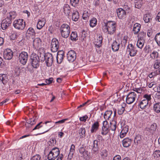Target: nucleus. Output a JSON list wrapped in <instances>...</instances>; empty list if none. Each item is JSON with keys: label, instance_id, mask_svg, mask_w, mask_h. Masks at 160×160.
I'll return each instance as SVG.
<instances>
[{"label": "nucleus", "instance_id": "nucleus-62", "mask_svg": "<svg viewBox=\"0 0 160 160\" xmlns=\"http://www.w3.org/2000/svg\"><path fill=\"white\" fill-rule=\"evenodd\" d=\"M153 31L152 29L150 28L148 30L147 35L148 37H151Z\"/></svg>", "mask_w": 160, "mask_h": 160}, {"label": "nucleus", "instance_id": "nucleus-1", "mask_svg": "<svg viewBox=\"0 0 160 160\" xmlns=\"http://www.w3.org/2000/svg\"><path fill=\"white\" fill-rule=\"evenodd\" d=\"M117 26L116 23L113 21H110L105 23L103 30L106 33L110 35L113 34L116 32Z\"/></svg>", "mask_w": 160, "mask_h": 160}, {"label": "nucleus", "instance_id": "nucleus-64", "mask_svg": "<svg viewBox=\"0 0 160 160\" xmlns=\"http://www.w3.org/2000/svg\"><path fill=\"white\" fill-rule=\"evenodd\" d=\"M53 80V78H50L48 79H46V84H49L52 83Z\"/></svg>", "mask_w": 160, "mask_h": 160}, {"label": "nucleus", "instance_id": "nucleus-54", "mask_svg": "<svg viewBox=\"0 0 160 160\" xmlns=\"http://www.w3.org/2000/svg\"><path fill=\"white\" fill-rule=\"evenodd\" d=\"M160 74V73H158V72H156V71H155L154 72H151L150 74H149L148 76L150 78H152L154 76H156L157 75Z\"/></svg>", "mask_w": 160, "mask_h": 160}, {"label": "nucleus", "instance_id": "nucleus-50", "mask_svg": "<svg viewBox=\"0 0 160 160\" xmlns=\"http://www.w3.org/2000/svg\"><path fill=\"white\" fill-rule=\"evenodd\" d=\"M98 141L97 140H94L93 142V147L92 150L96 152L98 149Z\"/></svg>", "mask_w": 160, "mask_h": 160}, {"label": "nucleus", "instance_id": "nucleus-42", "mask_svg": "<svg viewBox=\"0 0 160 160\" xmlns=\"http://www.w3.org/2000/svg\"><path fill=\"white\" fill-rule=\"evenodd\" d=\"M71 39L73 41H76L78 39L77 33L75 32H72L71 35Z\"/></svg>", "mask_w": 160, "mask_h": 160}, {"label": "nucleus", "instance_id": "nucleus-63", "mask_svg": "<svg viewBox=\"0 0 160 160\" xmlns=\"http://www.w3.org/2000/svg\"><path fill=\"white\" fill-rule=\"evenodd\" d=\"M142 7L141 2L140 3L136 2L135 4V7L138 8H140Z\"/></svg>", "mask_w": 160, "mask_h": 160}, {"label": "nucleus", "instance_id": "nucleus-5", "mask_svg": "<svg viewBox=\"0 0 160 160\" xmlns=\"http://www.w3.org/2000/svg\"><path fill=\"white\" fill-rule=\"evenodd\" d=\"M13 27L18 30H23L25 26V22L23 19L15 20L13 23Z\"/></svg>", "mask_w": 160, "mask_h": 160}, {"label": "nucleus", "instance_id": "nucleus-27", "mask_svg": "<svg viewBox=\"0 0 160 160\" xmlns=\"http://www.w3.org/2000/svg\"><path fill=\"white\" fill-rule=\"evenodd\" d=\"M8 80L7 74H0V81L2 82L3 84L7 83Z\"/></svg>", "mask_w": 160, "mask_h": 160}, {"label": "nucleus", "instance_id": "nucleus-9", "mask_svg": "<svg viewBox=\"0 0 160 160\" xmlns=\"http://www.w3.org/2000/svg\"><path fill=\"white\" fill-rule=\"evenodd\" d=\"M28 58V53L25 52H22L19 56V60L20 63L23 65H25L27 62Z\"/></svg>", "mask_w": 160, "mask_h": 160}, {"label": "nucleus", "instance_id": "nucleus-39", "mask_svg": "<svg viewBox=\"0 0 160 160\" xmlns=\"http://www.w3.org/2000/svg\"><path fill=\"white\" fill-rule=\"evenodd\" d=\"M17 16L16 12L14 11L11 12L7 14V17L10 18L11 20L14 19Z\"/></svg>", "mask_w": 160, "mask_h": 160}, {"label": "nucleus", "instance_id": "nucleus-25", "mask_svg": "<svg viewBox=\"0 0 160 160\" xmlns=\"http://www.w3.org/2000/svg\"><path fill=\"white\" fill-rule=\"evenodd\" d=\"M75 147L74 144L71 146L70 152L68 155L67 159L71 160L73 157V153L75 151Z\"/></svg>", "mask_w": 160, "mask_h": 160}, {"label": "nucleus", "instance_id": "nucleus-32", "mask_svg": "<svg viewBox=\"0 0 160 160\" xmlns=\"http://www.w3.org/2000/svg\"><path fill=\"white\" fill-rule=\"evenodd\" d=\"M142 138L141 135H138L134 138V142L136 145L140 144L141 143Z\"/></svg>", "mask_w": 160, "mask_h": 160}, {"label": "nucleus", "instance_id": "nucleus-52", "mask_svg": "<svg viewBox=\"0 0 160 160\" xmlns=\"http://www.w3.org/2000/svg\"><path fill=\"white\" fill-rule=\"evenodd\" d=\"M10 37L11 39L15 40L18 37L17 33L16 32H13Z\"/></svg>", "mask_w": 160, "mask_h": 160}, {"label": "nucleus", "instance_id": "nucleus-16", "mask_svg": "<svg viewBox=\"0 0 160 160\" xmlns=\"http://www.w3.org/2000/svg\"><path fill=\"white\" fill-rule=\"evenodd\" d=\"M64 52L62 50L59 51L57 53V61L58 64H61L63 59Z\"/></svg>", "mask_w": 160, "mask_h": 160}, {"label": "nucleus", "instance_id": "nucleus-46", "mask_svg": "<svg viewBox=\"0 0 160 160\" xmlns=\"http://www.w3.org/2000/svg\"><path fill=\"white\" fill-rule=\"evenodd\" d=\"M10 25L8 24V23H7L5 22H4L2 21V24H1V28H2L3 30H5L6 29L8 28Z\"/></svg>", "mask_w": 160, "mask_h": 160}, {"label": "nucleus", "instance_id": "nucleus-55", "mask_svg": "<svg viewBox=\"0 0 160 160\" xmlns=\"http://www.w3.org/2000/svg\"><path fill=\"white\" fill-rule=\"evenodd\" d=\"M12 20L10 19V18H9L8 17H7V18L5 19H3L2 21L4 22H5L8 23V24L11 25L12 23Z\"/></svg>", "mask_w": 160, "mask_h": 160}, {"label": "nucleus", "instance_id": "nucleus-23", "mask_svg": "<svg viewBox=\"0 0 160 160\" xmlns=\"http://www.w3.org/2000/svg\"><path fill=\"white\" fill-rule=\"evenodd\" d=\"M120 47V42H118L116 41H113L112 45V48L114 52L117 51L118 50Z\"/></svg>", "mask_w": 160, "mask_h": 160}, {"label": "nucleus", "instance_id": "nucleus-31", "mask_svg": "<svg viewBox=\"0 0 160 160\" xmlns=\"http://www.w3.org/2000/svg\"><path fill=\"white\" fill-rule=\"evenodd\" d=\"M149 103L147 101L143 99L138 104V106L142 109H144Z\"/></svg>", "mask_w": 160, "mask_h": 160}, {"label": "nucleus", "instance_id": "nucleus-38", "mask_svg": "<svg viewBox=\"0 0 160 160\" xmlns=\"http://www.w3.org/2000/svg\"><path fill=\"white\" fill-rule=\"evenodd\" d=\"M144 45V41L141 38H140V39H138L137 42V47L141 49L143 47Z\"/></svg>", "mask_w": 160, "mask_h": 160}, {"label": "nucleus", "instance_id": "nucleus-15", "mask_svg": "<svg viewBox=\"0 0 160 160\" xmlns=\"http://www.w3.org/2000/svg\"><path fill=\"white\" fill-rule=\"evenodd\" d=\"M79 152L82 155L83 157L86 160L89 159L90 155L88 154V151L85 150L83 146H80L79 149Z\"/></svg>", "mask_w": 160, "mask_h": 160}, {"label": "nucleus", "instance_id": "nucleus-33", "mask_svg": "<svg viewBox=\"0 0 160 160\" xmlns=\"http://www.w3.org/2000/svg\"><path fill=\"white\" fill-rule=\"evenodd\" d=\"M152 17L149 13H147L144 15L143 20L146 23H148L152 20Z\"/></svg>", "mask_w": 160, "mask_h": 160}, {"label": "nucleus", "instance_id": "nucleus-59", "mask_svg": "<svg viewBox=\"0 0 160 160\" xmlns=\"http://www.w3.org/2000/svg\"><path fill=\"white\" fill-rule=\"evenodd\" d=\"M42 123V122H40L32 130H34L36 129H39L42 126L41 125V124Z\"/></svg>", "mask_w": 160, "mask_h": 160}, {"label": "nucleus", "instance_id": "nucleus-48", "mask_svg": "<svg viewBox=\"0 0 160 160\" xmlns=\"http://www.w3.org/2000/svg\"><path fill=\"white\" fill-rule=\"evenodd\" d=\"M78 133L80 136L82 137L85 134V128H80L78 130Z\"/></svg>", "mask_w": 160, "mask_h": 160}, {"label": "nucleus", "instance_id": "nucleus-40", "mask_svg": "<svg viewBox=\"0 0 160 160\" xmlns=\"http://www.w3.org/2000/svg\"><path fill=\"white\" fill-rule=\"evenodd\" d=\"M108 126H103L102 128L101 134L103 135H106L110 130L108 129Z\"/></svg>", "mask_w": 160, "mask_h": 160}, {"label": "nucleus", "instance_id": "nucleus-58", "mask_svg": "<svg viewBox=\"0 0 160 160\" xmlns=\"http://www.w3.org/2000/svg\"><path fill=\"white\" fill-rule=\"evenodd\" d=\"M124 110L125 108L119 107L118 109V113L119 115H122L123 113Z\"/></svg>", "mask_w": 160, "mask_h": 160}, {"label": "nucleus", "instance_id": "nucleus-20", "mask_svg": "<svg viewBox=\"0 0 160 160\" xmlns=\"http://www.w3.org/2000/svg\"><path fill=\"white\" fill-rule=\"evenodd\" d=\"M153 68L156 69V72L160 73V59H157L154 61Z\"/></svg>", "mask_w": 160, "mask_h": 160}, {"label": "nucleus", "instance_id": "nucleus-36", "mask_svg": "<svg viewBox=\"0 0 160 160\" xmlns=\"http://www.w3.org/2000/svg\"><path fill=\"white\" fill-rule=\"evenodd\" d=\"M159 53L156 51H153L150 54V58L153 60H155L158 57Z\"/></svg>", "mask_w": 160, "mask_h": 160}, {"label": "nucleus", "instance_id": "nucleus-49", "mask_svg": "<svg viewBox=\"0 0 160 160\" xmlns=\"http://www.w3.org/2000/svg\"><path fill=\"white\" fill-rule=\"evenodd\" d=\"M79 0H70V2L71 5L74 7H76L78 4Z\"/></svg>", "mask_w": 160, "mask_h": 160}, {"label": "nucleus", "instance_id": "nucleus-43", "mask_svg": "<svg viewBox=\"0 0 160 160\" xmlns=\"http://www.w3.org/2000/svg\"><path fill=\"white\" fill-rule=\"evenodd\" d=\"M151 96V94H145L143 96V98H144V100L147 101L149 103L152 99Z\"/></svg>", "mask_w": 160, "mask_h": 160}, {"label": "nucleus", "instance_id": "nucleus-18", "mask_svg": "<svg viewBox=\"0 0 160 160\" xmlns=\"http://www.w3.org/2000/svg\"><path fill=\"white\" fill-rule=\"evenodd\" d=\"M99 123L98 121L95 122L92 125L91 128V132L95 133L98 131L99 129Z\"/></svg>", "mask_w": 160, "mask_h": 160}, {"label": "nucleus", "instance_id": "nucleus-19", "mask_svg": "<svg viewBox=\"0 0 160 160\" xmlns=\"http://www.w3.org/2000/svg\"><path fill=\"white\" fill-rule=\"evenodd\" d=\"M122 144L124 147L127 148L129 147L132 142V140L129 138H124L122 141Z\"/></svg>", "mask_w": 160, "mask_h": 160}, {"label": "nucleus", "instance_id": "nucleus-61", "mask_svg": "<svg viewBox=\"0 0 160 160\" xmlns=\"http://www.w3.org/2000/svg\"><path fill=\"white\" fill-rule=\"evenodd\" d=\"M88 116L87 115L83 116L82 117H80L79 120L80 121L83 122H85L88 118Z\"/></svg>", "mask_w": 160, "mask_h": 160}, {"label": "nucleus", "instance_id": "nucleus-29", "mask_svg": "<svg viewBox=\"0 0 160 160\" xmlns=\"http://www.w3.org/2000/svg\"><path fill=\"white\" fill-rule=\"evenodd\" d=\"M64 12L67 16H69L71 8L68 4L64 5L63 7Z\"/></svg>", "mask_w": 160, "mask_h": 160}, {"label": "nucleus", "instance_id": "nucleus-4", "mask_svg": "<svg viewBox=\"0 0 160 160\" xmlns=\"http://www.w3.org/2000/svg\"><path fill=\"white\" fill-rule=\"evenodd\" d=\"M31 62L33 68H37L39 67L40 59L38 56L37 54L33 53L31 55Z\"/></svg>", "mask_w": 160, "mask_h": 160}, {"label": "nucleus", "instance_id": "nucleus-3", "mask_svg": "<svg viewBox=\"0 0 160 160\" xmlns=\"http://www.w3.org/2000/svg\"><path fill=\"white\" fill-rule=\"evenodd\" d=\"M60 151L58 148H54L52 149L48 155V160H54L59 155Z\"/></svg>", "mask_w": 160, "mask_h": 160}, {"label": "nucleus", "instance_id": "nucleus-35", "mask_svg": "<svg viewBox=\"0 0 160 160\" xmlns=\"http://www.w3.org/2000/svg\"><path fill=\"white\" fill-rule=\"evenodd\" d=\"M90 11L89 10L88 11L85 10L83 12L82 14V18L83 19L87 20L89 19L90 16Z\"/></svg>", "mask_w": 160, "mask_h": 160}, {"label": "nucleus", "instance_id": "nucleus-57", "mask_svg": "<svg viewBox=\"0 0 160 160\" xmlns=\"http://www.w3.org/2000/svg\"><path fill=\"white\" fill-rule=\"evenodd\" d=\"M156 82L155 81H153L149 83L148 85V87L150 88H154L156 85Z\"/></svg>", "mask_w": 160, "mask_h": 160}, {"label": "nucleus", "instance_id": "nucleus-28", "mask_svg": "<svg viewBox=\"0 0 160 160\" xmlns=\"http://www.w3.org/2000/svg\"><path fill=\"white\" fill-rule=\"evenodd\" d=\"M112 112L111 110H107L104 114V118L106 120H109L111 118Z\"/></svg>", "mask_w": 160, "mask_h": 160}, {"label": "nucleus", "instance_id": "nucleus-41", "mask_svg": "<svg viewBox=\"0 0 160 160\" xmlns=\"http://www.w3.org/2000/svg\"><path fill=\"white\" fill-rule=\"evenodd\" d=\"M154 39L158 45L160 47V33H158L156 34Z\"/></svg>", "mask_w": 160, "mask_h": 160}, {"label": "nucleus", "instance_id": "nucleus-13", "mask_svg": "<svg viewBox=\"0 0 160 160\" xmlns=\"http://www.w3.org/2000/svg\"><path fill=\"white\" fill-rule=\"evenodd\" d=\"M76 57V53L73 50H70L67 54L68 59L70 62H73L75 60Z\"/></svg>", "mask_w": 160, "mask_h": 160}, {"label": "nucleus", "instance_id": "nucleus-6", "mask_svg": "<svg viewBox=\"0 0 160 160\" xmlns=\"http://www.w3.org/2000/svg\"><path fill=\"white\" fill-rule=\"evenodd\" d=\"M157 125L156 123H153L150 126L145 128L144 132L145 134L148 135H152L154 133L157 128Z\"/></svg>", "mask_w": 160, "mask_h": 160}, {"label": "nucleus", "instance_id": "nucleus-11", "mask_svg": "<svg viewBox=\"0 0 160 160\" xmlns=\"http://www.w3.org/2000/svg\"><path fill=\"white\" fill-rule=\"evenodd\" d=\"M127 52L129 53L130 56L133 57L136 55L137 51L132 44H130L127 47Z\"/></svg>", "mask_w": 160, "mask_h": 160}, {"label": "nucleus", "instance_id": "nucleus-53", "mask_svg": "<svg viewBox=\"0 0 160 160\" xmlns=\"http://www.w3.org/2000/svg\"><path fill=\"white\" fill-rule=\"evenodd\" d=\"M30 160H41V157L39 155H36L32 157Z\"/></svg>", "mask_w": 160, "mask_h": 160}, {"label": "nucleus", "instance_id": "nucleus-44", "mask_svg": "<svg viewBox=\"0 0 160 160\" xmlns=\"http://www.w3.org/2000/svg\"><path fill=\"white\" fill-rule=\"evenodd\" d=\"M152 156L155 159H157L160 157V151L157 150L155 151L153 153Z\"/></svg>", "mask_w": 160, "mask_h": 160}, {"label": "nucleus", "instance_id": "nucleus-14", "mask_svg": "<svg viewBox=\"0 0 160 160\" xmlns=\"http://www.w3.org/2000/svg\"><path fill=\"white\" fill-rule=\"evenodd\" d=\"M36 32L34 29L32 27L28 29L26 32V37L27 38L33 39L35 37Z\"/></svg>", "mask_w": 160, "mask_h": 160}, {"label": "nucleus", "instance_id": "nucleus-17", "mask_svg": "<svg viewBox=\"0 0 160 160\" xmlns=\"http://www.w3.org/2000/svg\"><path fill=\"white\" fill-rule=\"evenodd\" d=\"M117 12L118 18L122 19L125 17L126 12L121 8H119L117 10Z\"/></svg>", "mask_w": 160, "mask_h": 160}, {"label": "nucleus", "instance_id": "nucleus-60", "mask_svg": "<svg viewBox=\"0 0 160 160\" xmlns=\"http://www.w3.org/2000/svg\"><path fill=\"white\" fill-rule=\"evenodd\" d=\"M100 1L99 0H95L93 2V5L95 7H97L99 5Z\"/></svg>", "mask_w": 160, "mask_h": 160}, {"label": "nucleus", "instance_id": "nucleus-2", "mask_svg": "<svg viewBox=\"0 0 160 160\" xmlns=\"http://www.w3.org/2000/svg\"><path fill=\"white\" fill-rule=\"evenodd\" d=\"M60 30L62 36L67 38L70 33V27L68 24L64 23L61 26Z\"/></svg>", "mask_w": 160, "mask_h": 160}, {"label": "nucleus", "instance_id": "nucleus-8", "mask_svg": "<svg viewBox=\"0 0 160 160\" xmlns=\"http://www.w3.org/2000/svg\"><path fill=\"white\" fill-rule=\"evenodd\" d=\"M44 57L47 66H51L53 61V58L52 54L49 53H47L45 54Z\"/></svg>", "mask_w": 160, "mask_h": 160}, {"label": "nucleus", "instance_id": "nucleus-26", "mask_svg": "<svg viewBox=\"0 0 160 160\" xmlns=\"http://www.w3.org/2000/svg\"><path fill=\"white\" fill-rule=\"evenodd\" d=\"M141 28V25L138 23H135L133 27L132 31L134 34H137L140 31Z\"/></svg>", "mask_w": 160, "mask_h": 160}, {"label": "nucleus", "instance_id": "nucleus-21", "mask_svg": "<svg viewBox=\"0 0 160 160\" xmlns=\"http://www.w3.org/2000/svg\"><path fill=\"white\" fill-rule=\"evenodd\" d=\"M41 40L40 38H36L33 41V46L35 48H37L39 47L41 45Z\"/></svg>", "mask_w": 160, "mask_h": 160}, {"label": "nucleus", "instance_id": "nucleus-47", "mask_svg": "<svg viewBox=\"0 0 160 160\" xmlns=\"http://www.w3.org/2000/svg\"><path fill=\"white\" fill-rule=\"evenodd\" d=\"M56 140L55 138H53L50 139L49 141L48 142L49 146H53L56 143Z\"/></svg>", "mask_w": 160, "mask_h": 160}, {"label": "nucleus", "instance_id": "nucleus-10", "mask_svg": "<svg viewBox=\"0 0 160 160\" xmlns=\"http://www.w3.org/2000/svg\"><path fill=\"white\" fill-rule=\"evenodd\" d=\"M51 50L53 52H57L59 47L58 41L56 38L52 39L51 42Z\"/></svg>", "mask_w": 160, "mask_h": 160}, {"label": "nucleus", "instance_id": "nucleus-7", "mask_svg": "<svg viewBox=\"0 0 160 160\" xmlns=\"http://www.w3.org/2000/svg\"><path fill=\"white\" fill-rule=\"evenodd\" d=\"M137 97V95L134 92H130L127 96L126 102L127 104H131L134 102Z\"/></svg>", "mask_w": 160, "mask_h": 160}, {"label": "nucleus", "instance_id": "nucleus-30", "mask_svg": "<svg viewBox=\"0 0 160 160\" xmlns=\"http://www.w3.org/2000/svg\"><path fill=\"white\" fill-rule=\"evenodd\" d=\"M79 17L78 12V11H73L72 15V20L75 22L78 21Z\"/></svg>", "mask_w": 160, "mask_h": 160}, {"label": "nucleus", "instance_id": "nucleus-45", "mask_svg": "<svg viewBox=\"0 0 160 160\" xmlns=\"http://www.w3.org/2000/svg\"><path fill=\"white\" fill-rule=\"evenodd\" d=\"M90 22L91 27H93L95 26L96 25L97 23V20L96 18H92L91 19Z\"/></svg>", "mask_w": 160, "mask_h": 160}, {"label": "nucleus", "instance_id": "nucleus-24", "mask_svg": "<svg viewBox=\"0 0 160 160\" xmlns=\"http://www.w3.org/2000/svg\"><path fill=\"white\" fill-rule=\"evenodd\" d=\"M117 122L114 120L112 121L110 123V130L112 131V133L114 134L115 133V131L116 130L117 128Z\"/></svg>", "mask_w": 160, "mask_h": 160}, {"label": "nucleus", "instance_id": "nucleus-51", "mask_svg": "<svg viewBox=\"0 0 160 160\" xmlns=\"http://www.w3.org/2000/svg\"><path fill=\"white\" fill-rule=\"evenodd\" d=\"M31 118L28 120L27 122L25 123V125L27 128H29L31 127L32 125H33V123L32 122Z\"/></svg>", "mask_w": 160, "mask_h": 160}, {"label": "nucleus", "instance_id": "nucleus-22", "mask_svg": "<svg viewBox=\"0 0 160 160\" xmlns=\"http://www.w3.org/2000/svg\"><path fill=\"white\" fill-rule=\"evenodd\" d=\"M102 38L101 35L97 37V39H95L94 43L96 47L99 48L102 46Z\"/></svg>", "mask_w": 160, "mask_h": 160}, {"label": "nucleus", "instance_id": "nucleus-12", "mask_svg": "<svg viewBox=\"0 0 160 160\" xmlns=\"http://www.w3.org/2000/svg\"><path fill=\"white\" fill-rule=\"evenodd\" d=\"M13 52L11 49L7 48L4 50L3 52V57L5 59H11L13 57Z\"/></svg>", "mask_w": 160, "mask_h": 160}, {"label": "nucleus", "instance_id": "nucleus-37", "mask_svg": "<svg viewBox=\"0 0 160 160\" xmlns=\"http://www.w3.org/2000/svg\"><path fill=\"white\" fill-rule=\"evenodd\" d=\"M153 109L157 113L160 112V103H157L154 104Z\"/></svg>", "mask_w": 160, "mask_h": 160}, {"label": "nucleus", "instance_id": "nucleus-56", "mask_svg": "<svg viewBox=\"0 0 160 160\" xmlns=\"http://www.w3.org/2000/svg\"><path fill=\"white\" fill-rule=\"evenodd\" d=\"M122 132H124L127 133L128 131V127L127 125H125L122 126Z\"/></svg>", "mask_w": 160, "mask_h": 160}, {"label": "nucleus", "instance_id": "nucleus-34", "mask_svg": "<svg viewBox=\"0 0 160 160\" xmlns=\"http://www.w3.org/2000/svg\"><path fill=\"white\" fill-rule=\"evenodd\" d=\"M46 22L44 20H39L38 21L37 24V28L38 29H41L45 25Z\"/></svg>", "mask_w": 160, "mask_h": 160}]
</instances>
